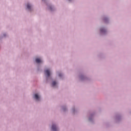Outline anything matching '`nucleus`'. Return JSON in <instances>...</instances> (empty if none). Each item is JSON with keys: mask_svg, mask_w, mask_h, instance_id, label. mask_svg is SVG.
Masks as SVG:
<instances>
[{"mask_svg": "<svg viewBox=\"0 0 131 131\" xmlns=\"http://www.w3.org/2000/svg\"><path fill=\"white\" fill-rule=\"evenodd\" d=\"M52 129L53 131H57L58 128H57V127L56 126V125H52Z\"/></svg>", "mask_w": 131, "mask_h": 131, "instance_id": "nucleus-2", "label": "nucleus"}, {"mask_svg": "<svg viewBox=\"0 0 131 131\" xmlns=\"http://www.w3.org/2000/svg\"><path fill=\"white\" fill-rule=\"evenodd\" d=\"M35 61L36 63H40L41 62V60L39 58H36Z\"/></svg>", "mask_w": 131, "mask_h": 131, "instance_id": "nucleus-4", "label": "nucleus"}, {"mask_svg": "<svg viewBox=\"0 0 131 131\" xmlns=\"http://www.w3.org/2000/svg\"><path fill=\"white\" fill-rule=\"evenodd\" d=\"M34 98L37 100V101H38L39 100V96L37 94L34 95Z\"/></svg>", "mask_w": 131, "mask_h": 131, "instance_id": "nucleus-3", "label": "nucleus"}, {"mask_svg": "<svg viewBox=\"0 0 131 131\" xmlns=\"http://www.w3.org/2000/svg\"><path fill=\"white\" fill-rule=\"evenodd\" d=\"M50 10H52V8H50Z\"/></svg>", "mask_w": 131, "mask_h": 131, "instance_id": "nucleus-9", "label": "nucleus"}, {"mask_svg": "<svg viewBox=\"0 0 131 131\" xmlns=\"http://www.w3.org/2000/svg\"><path fill=\"white\" fill-rule=\"evenodd\" d=\"M27 9H28V10H30V9H31V5L30 4H28L27 5Z\"/></svg>", "mask_w": 131, "mask_h": 131, "instance_id": "nucleus-5", "label": "nucleus"}, {"mask_svg": "<svg viewBox=\"0 0 131 131\" xmlns=\"http://www.w3.org/2000/svg\"><path fill=\"white\" fill-rule=\"evenodd\" d=\"M59 76L61 77V76H62V75L61 74H59Z\"/></svg>", "mask_w": 131, "mask_h": 131, "instance_id": "nucleus-8", "label": "nucleus"}, {"mask_svg": "<svg viewBox=\"0 0 131 131\" xmlns=\"http://www.w3.org/2000/svg\"><path fill=\"white\" fill-rule=\"evenodd\" d=\"M57 84V82L55 81H54L53 82H52V86H55V85H56Z\"/></svg>", "mask_w": 131, "mask_h": 131, "instance_id": "nucleus-6", "label": "nucleus"}, {"mask_svg": "<svg viewBox=\"0 0 131 131\" xmlns=\"http://www.w3.org/2000/svg\"><path fill=\"white\" fill-rule=\"evenodd\" d=\"M45 74H46V75H47L48 77H49V76H50V75H51V73H50V70H46L45 71Z\"/></svg>", "mask_w": 131, "mask_h": 131, "instance_id": "nucleus-1", "label": "nucleus"}, {"mask_svg": "<svg viewBox=\"0 0 131 131\" xmlns=\"http://www.w3.org/2000/svg\"><path fill=\"white\" fill-rule=\"evenodd\" d=\"M100 31H101V32H105V29H103V28L101 29Z\"/></svg>", "mask_w": 131, "mask_h": 131, "instance_id": "nucleus-7", "label": "nucleus"}]
</instances>
